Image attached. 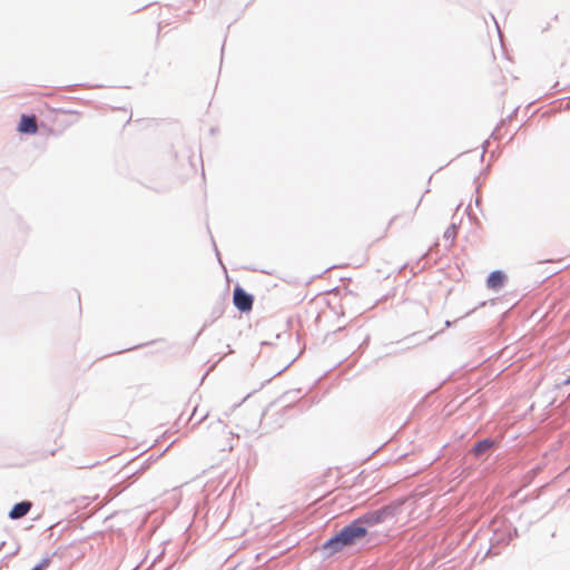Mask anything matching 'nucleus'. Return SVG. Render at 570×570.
I'll return each instance as SVG.
<instances>
[{
    "instance_id": "nucleus-3",
    "label": "nucleus",
    "mask_w": 570,
    "mask_h": 570,
    "mask_svg": "<svg viewBox=\"0 0 570 570\" xmlns=\"http://www.w3.org/2000/svg\"><path fill=\"white\" fill-rule=\"evenodd\" d=\"M18 131L21 134H36L38 131L36 117L22 115L18 126Z\"/></svg>"
},
{
    "instance_id": "nucleus-10",
    "label": "nucleus",
    "mask_w": 570,
    "mask_h": 570,
    "mask_svg": "<svg viewBox=\"0 0 570 570\" xmlns=\"http://www.w3.org/2000/svg\"><path fill=\"white\" fill-rule=\"evenodd\" d=\"M386 230H387V228L384 230L383 235L381 236L382 238L386 236Z\"/></svg>"
},
{
    "instance_id": "nucleus-8",
    "label": "nucleus",
    "mask_w": 570,
    "mask_h": 570,
    "mask_svg": "<svg viewBox=\"0 0 570 570\" xmlns=\"http://www.w3.org/2000/svg\"><path fill=\"white\" fill-rule=\"evenodd\" d=\"M32 570H42V567L41 566H37Z\"/></svg>"
},
{
    "instance_id": "nucleus-6",
    "label": "nucleus",
    "mask_w": 570,
    "mask_h": 570,
    "mask_svg": "<svg viewBox=\"0 0 570 570\" xmlns=\"http://www.w3.org/2000/svg\"><path fill=\"white\" fill-rule=\"evenodd\" d=\"M492 445L493 442L491 440H482L474 445L473 453L475 456H480L490 450Z\"/></svg>"
},
{
    "instance_id": "nucleus-2",
    "label": "nucleus",
    "mask_w": 570,
    "mask_h": 570,
    "mask_svg": "<svg viewBox=\"0 0 570 570\" xmlns=\"http://www.w3.org/2000/svg\"><path fill=\"white\" fill-rule=\"evenodd\" d=\"M233 301L234 305L242 312H249L253 307V296L240 287L234 289Z\"/></svg>"
},
{
    "instance_id": "nucleus-1",
    "label": "nucleus",
    "mask_w": 570,
    "mask_h": 570,
    "mask_svg": "<svg viewBox=\"0 0 570 570\" xmlns=\"http://www.w3.org/2000/svg\"><path fill=\"white\" fill-rule=\"evenodd\" d=\"M367 533L366 528L363 527L361 520H355L348 525L344 527L337 534L328 539L323 549L328 551L330 554L340 552L345 547L355 544L358 540L363 539Z\"/></svg>"
},
{
    "instance_id": "nucleus-4",
    "label": "nucleus",
    "mask_w": 570,
    "mask_h": 570,
    "mask_svg": "<svg viewBox=\"0 0 570 570\" xmlns=\"http://www.w3.org/2000/svg\"><path fill=\"white\" fill-rule=\"evenodd\" d=\"M31 509V503L29 501H22L13 505L11 511L9 512V517L11 519H20L24 517Z\"/></svg>"
},
{
    "instance_id": "nucleus-9",
    "label": "nucleus",
    "mask_w": 570,
    "mask_h": 570,
    "mask_svg": "<svg viewBox=\"0 0 570 570\" xmlns=\"http://www.w3.org/2000/svg\"><path fill=\"white\" fill-rule=\"evenodd\" d=\"M564 384L566 385L570 384V376L564 381Z\"/></svg>"
},
{
    "instance_id": "nucleus-7",
    "label": "nucleus",
    "mask_w": 570,
    "mask_h": 570,
    "mask_svg": "<svg viewBox=\"0 0 570 570\" xmlns=\"http://www.w3.org/2000/svg\"><path fill=\"white\" fill-rule=\"evenodd\" d=\"M445 236H446V237H449V238H450V237H451V238H453V237L455 236V229H454V226H452L450 229H448V230L445 232Z\"/></svg>"
},
{
    "instance_id": "nucleus-5",
    "label": "nucleus",
    "mask_w": 570,
    "mask_h": 570,
    "mask_svg": "<svg viewBox=\"0 0 570 570\" xmlns=\"http://www.w3.org/2000/svg\"><path fill=\"white\" fill-rule=\"evenodd\" d=\"M504 281H505V275L500 271H495L489 275V277L487 279V285L489 288L498 289L503 286Z\"/></svg>"
}]
</instances>
